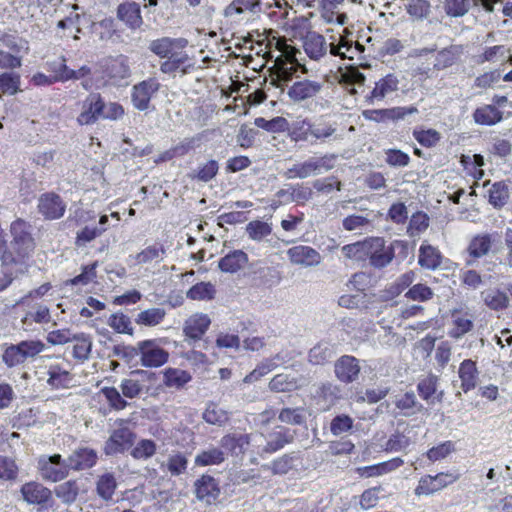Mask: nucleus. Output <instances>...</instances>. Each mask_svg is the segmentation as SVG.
I'll list each match as a JSON object with an SVG mask.
<instances>
[{
	"mask_svg": "<svg viewBox=\"0 0 512 512\" xmlns=\"http://www.w3.org/2000/svg\"><path fill=\"white\" fill-rule=\"evenodd\" d=\"M10 231L12 241L10 243V251H7V253H11L17 260L10 264H24L25 260L32 255L35 249V241L31 235V226L24 220L17 219L12 222Z\"/></svg>",
	"mask_w": 512,
	"mask_h": 512,
	"instance_id": "obj_2",
	"label": "nucleus"
},
{
	"mask_svg": "<svg viewBox=\"0 0 512 512\" xmlns=\"http://www.w3.org/2000/svg\"><path fill=\"white\" fill-rule=\"evenodd\" d=\"M459 478L457 473L453 472H441L435 476L425 475L420 478L417 487L415 488V494L420 495H431L441 489L453 484Z\"/></svg>",
	"mask_w": 512,
	"mask_h": 512,
	"instance_id": "obj_8",
	"label": "nucleus"
},
{
	"mask_svg": "<svg viewBox=\"0 0 512 512\" xmlns=\"http://www.w3.org/2000/svg\"><path fill=\"white\" fill-rule=\"evenodd\" d=\"M308 130L310 131V135L314 139V143L325 142L330 139L336 131V128L333 124L325 122V121H315L308 125Z\"/></svg>",
	"mask_w": 512,
	"mask_h": 512,
	"instance_id": "obj_54",
	"label": "nucleus"
},
{
	"mask_svg": "<svg viewBox=\"0 0 512 512\" xmlns=\"http://www.w3.org/2000/svg\"><path fill=\"white\" fill-rule=\"evenodd\" d=\"M187 45L188 40L185 38L162 37L151 41L149 49L157 56L166 58L160 65L162 73L171 75L180 72L185 75L194 66L189 55L183 51Z\"/></svg>",
	"mask_w": 512,
	"mask_h": 512,
	"instance_id": "obj_1",
	"label": "nucleus"
},
{
	"mask_svg": "<svg viewBox=\"0 0 512 512\" xmlns=\"http://www.w3.org/2000/svg\"><path fill=\"white\" fill-rule=\"evenodd\" d=\"M104 68V73L109 79L113 80L114 83H118L130 76L128 59L124 55L108 58Z\"/></svg>",
	"mask_w": 512,
	"mask_h": 512,
	"instance_id": "obj_23",
	"label": "nucleus"
},
{
	"mask_svg": "<svg viewBox=\"0 0 512 512\" xmlns=\"http://www.w3.org/2000/svg\"><path fill=\"white\" fill-rule=\"evenodd\" d=\"M292 439L293 434L290 429L277 426L267 435L264 451L268 453L276 452L291 442Z\"/></svg>",
	"mask_w": 512,
	"mask_h": 512,
	"instance_id": "obj_29",
	"label": "nucleus"
},
{
	"mask_svg": "<svg viewBox=\"0 0 512 512\" xmlns=\"http://www.w3.org/2000/svg\"><path fill=\"white\" fill-rule=\"evenodd\" d=\"M474 327V315L468 310L453 309L451 311V328L449 335L460 339Z\"/></svg>",
	"mask_w": 512,
	"mask_h": 512,
	"instance_id": "obj_16",
	"label": "nucleus"
},
{
	"mask_svg": "<svg viewBox=\"0 0 512 512\" xmlns=\"http://www.w3.org/2000/svg\"><path fill=\"white\" fill-rule=\"evenodd\" d=\"M502 118V112L492 104L480 106L473 113V119L479 125L492 126L499 123Z\"/></svg>",
	"mask_w": 512,
	"mask_h": 512,
	"instance_id": "obj_35",
	"label": "nucleus"
},
{
	"mask_svg": "<svg viewBox=\"0 0 512 512\" xmlns=\"http://www.w3.org/2000/svg\"><path fill=\"white\" fill-rule=\"evenodd\" d=\"M458 375L461 380V389L464 393L473 390L478 381V370L476 363L471 359L464 360L458 369Z\"/></svg>",
	"mask_w": 512,
	"mask_h": 512,
	"instance_id": "obj_31",
	"label": "nucleus"
},
{
	"mask_svg": "<svg viewBox=\"0 0 512 512\" xmlns=\"http://www.w3.org/2000/svg\"><path fill=\"white\" fill-rule=\"evenodd\" d=\"M368 238L351 244L344 245L341 252L346 259L352 261H364L367 259Z\"/></svg>",
	"mask_w": 512,
	"mask_h": 512,
	"instance_id": "obj_53",
	"label": "nucleus"
},
{
	"mask_svg": "<svg viewBox=\"0 0 512 512\" xmlns=\"http://www.w3.org/2000/svg\"><path fill=\"white\" fill-rule=\"evenodd\" d=\"M366 77L357 68L351 67L341 73L340 84L351 94L358 95L365 91Z\"/></svg>",
	"mask_w": 512,
	"mask_h": 512,
	"instance_id": "obj_26",
	"label": "nucleus"
},
{
	"mask_svg": "<svg viewBox=\"0 0 512 512\" xmlns=\"http://www.w3.org/2000/svg\"><path fill=\"white\" fill-rule=\"evenodd\" d=\"M363 50L360 44L353 45L351 41L340 38L337 43H329V55L341 59H354L355 55Z\"/></svg>",
	"mask_w": 512,
	"mask_h": 512,
	"instance_id": "obj_37",
	"label": "nucleus"
},
{
	"mask_svg": "<svg viewBox=\"0 0 512 512\" xmlns=\"http://www.w3.org/2000/svg\"><path fill=\"white\" fill-rule=\"evenodd\" d=\"M461 54L462 48L457 45H452L438 51L436 54L432 55L434 69L440 71L451 67L459 60Z\"/></svg>",
	"mask_w": 512,
	"mask_h": 512,
	"instance_id": "obj_32",
	"label": "nucleus"
},
{
	"mask_svg": "<svg viewBox=\"0 0 512 512\" xmlns=\"http://www.w3.org/2000/svg\"><path fill=\"white\" fill-rule=\"evenodd\" d=\"M38 211L45 219L55 220L64 215L66 204L58 194L44 193L38 200Z\"/></svg>",
	"mask_w": 512,
	"mask_h": 512,
	"instance_id": "obj_14",
	"label": "nucleus"
},
{
	"mask_svg": "<svg viewBox=\"0 0 512 512\" xmlns=\"http://www.w3.org/2000/svg\"><path fill=\"white\" fill-rule=\"evenodd\" d=\"M360 361L351 355H343L335 361V377L344 384L355 382L360 374Z\"/></svg>",
	"mask_w": 512,
	"mask_h": 512,
	"instance_id": "obj_11",
	"label": "nucleus"
},
{
	"mask_svg": "<svg viewBox=\"0 0 512 512\" xmlns=\"http://www.w3.org/2000/svg\"><path fill=\"white\" fill-rule=\"evenodd\" d=\"M283 423L290 425H303L307 420V411L304 407L283 408L278 416Z\"/></svg>",
	"mask_w": 512,
	"mask_h": 512,
	"instance_id": "obj_58",
	"label": "nucleus"
},
{
	"mask_svg": "<svg viewBox=\"0 0 512 512\" xmlns=\"http://www.w3.org/2000/svg\"><path fill=\"white\" fill-rule=\"evenodd\" d=\"M442 260L439 250L429 244H422L419 248L418 263L426 269H437Z\"/></svg>",
	"mask_w": 512,
	"mask_h": 512,
	"instance_id": "obj_38",
	"label": "nucleus"
},
{
	"mask_svg": "<svg viewBox=\"0 0 512 512\" xmlns=\"http://www.w3.org/2000/svg\"><path fill=\"white\" fill-rule=\"evenodd\" d=\"M163 383L168 388L181 389L192 380L189 372L178 369L168 368L163 373Z\"/></svg>",
	"mask_w": 512,
	"mask_h": 512,
	"instance_id": "obj_41",
	"label": "nucleus"
},
{
	"mask_svg": "<svg viewBox=\"0 0 512 512\" xmlns=\"http://www.w3.org/2000/svg\"><path fill=\"white\" fill-rule=\"evenodd\" d=\"M303 49L306 55L314 61H321L329 54V44L325 37L315 32L307 34L303 41Z\"/></svg>",
	"mask_w": 512,
	"mask_h": 512,
	"instance_id": "obj_19",
	"label": "nucleus"
},
{
	"mask_svg": "<svg viewBox=\"0 0 512 512\" xmlns=\"http://www.w3.org/2000/svg\"><path fill=\"white\" fill-rule=\"evenodd\" d=\"M304 385L302 378H297L289 374L281 373L275 375L270 383L269 388L274 392H290L301 388Z\"/></svg>",
	"mask_w": 512,
	"mask_h": 512,
	"instance_id": "obj_34",
	"label": "nucleus"
},
{
	"mask_svg": "<svg viewBox=\"0 0 512 512\" xmlns=\"http://www.w3.org/2000/svg\"><path fill=\"white\" fill-rule=\"evenodd\" d=\"M400 80L394 73H389L375 82L373 89L365 95L369 105H375L391 97L399 89Z\"/></svg>",
	"mask_w": 512,
	"mask_h": 512,
	"instance_id": "obj_7",
	"label": "nucleus"
},
{
	"mask_svg": "<svg viewBox=\"0 0 512 512\" xmlns=\"http://www.w3.org/2000/svg\"><path fill=\"white\" fill-rule=\"evenodd\" d=\"M246 444H248L247 436L242 434H227L220 440L224 453L227 452L235 456L243 453Z\"/></svg>",
	"mask_w": 512,
	"mask_h": 512,
	"instance_id": "obj_45",
	"label": "nucleus"
},
{
	"mask_svg": "<svg viewBox=\"0 0 512 512\" xmlns=\"http://www.w3.org/2000/svg\"><path fill=\"white\" fill-rule=\"evenodd\" d=\"M211 320L208 315L203 313H195L186 319L183 326L185 336L191 340H200L206 333Z\"/></svg>",
	"mask_w": 512,
	"mask_h": 512,
	"instance_id": "obj_21",
	"label": "nucleus"
},
{
	"mask_svg": "<svg viewBox=\"0 0 512 512\" xmlns=\"http://www.w3.org/2000/svg\"><path fill=\"white\" fill-rule=\"evenodd\" d=\"M107 324L119 334L132 335L134 331L130 317L123 312L111 314L107 320Z\"/></svg>",
	"mask_w": 512,
	"mask_h": 512,
	"instance_id": "obj_57",
	"label": "nucleus"
},
{
	"mask_svg": "<svg viewBox=\"0 0 512 512\" xmlns=\"http://www.w3.org/2000/svg\"><path fill=\"white\" fill-rule=\"evenodd\" d=\"M322 90V83L312 80H301L294 82L288 89L287 94L294 102H302L318 95Z\"/></svg>",
	"mask_w": 512,
	"mask_h": 512,
	"instance_id": "obj_17",
	"label": "nucleus"
},
{
	"mask_svg": "<svg viewBox=\"0 0 512 512\" xmlns=\"http://www.w3.org/2000/svg\"><path fill=\"white\" fill-rule=\"evenodd\" d=\"M97 452L88 447H80L75 449L67 457V465L70 470L81 471L92 468L97 463Z\"/></svg>",
	"mask_w": 512,
	"mask_h": 512,
	"instance_id": "obj_18",
	"label": "nucleus"
},
{
	"mask_svg": "<svg viewBox=\"0 0 512 512\" xmlns=\"http://www.w3.org/2000/svg\"><path fill=\"white\" fill-rule=\"evenodd\" d=\"M195 492L199 500L207 504H212L217 500L220 494V488L213 477L203 475L195 482Z\"/></svg>",
	"mask_w": 512,
	"mask_h": 512,
	"instance_id": "obj_25",
	"label": "nucleus"
},
{
	"mask_svg": "<svg viewBox=\"0 0 512 512\" xmlns=\"http://www.w3.org/2000/svg\"><path fill=\"white\" fill-rule=\"evenodd\" d=\"M335 355L334 345L329 342H319L308 353V360L313 365H324Z\"/></svg>",
	"mask_w": 512,
	"mask_h": 512,
	"instance_id": "obj_39",
	"label": "nucleus"
},
{
	"mask_svg": "<svg viewBox=\"0 0 512 512\" xmlns=\"http://www.w3.org/2000/svg\"><path fill=\"white\" fill-rule=\"evenodd\" d=\"M202 141L201 135H195L193 137L184 138L181 142L176 144L170 150H167L163 156L162 160H170L174 157H182L188 154L190 151L199 147Z\"/></svg>",
	"mask_w": 512,
	"mask_h": 512,
	"instance_id": "obj_36",
	"label": "nucleus"
},
{
	"mask_svg": "<svg viewBox=\"0 0 512 512\" xmlns=\"http://www.w3.org/2000/svg\"><path fill=\"white\" fill-rule=\"evenodd\" d=\"M157 451V444L151 439H141L131 450V456L135 460L145 461L152 458Z\"/></svg>",
	"mask_w": 512,
	"mask_h": 512,
	"instance_id": "obj_56",
	"label": "nucleus"
},
{
	"mask_svg": "<svg viewBox=\"0 0 512 512\" xmlns=\"http://www.w3.org/2000/svg\"><path fill=\"white\" fill-rule=\"evenodd\" d=\"M277 195L279 197H285L286 195H289L291 201L304 203L311 198L312 190L307 186L296 184L290 185L287 189H281Z\"/></svg>",
	"mask_w": 512,
	"mask_h": 512,
	"instance_id": "obj_61",
	"label": "nucleus"
},
{
	"mask_svg": "<svg viewBox=\"0 0 512 512\" xmlns=\"http://www.w3.org/2000/svg\"><path fill=\"white\" fill-rule=\"evenodd\" d=\"M155 379V373L148 370L131 371L127 378L122 379L120 389L122 395L126 398L133 399L138 397L144 389H148V385Z\"/></svg>",
	"mask_w": 512,
	"mask_h": 512,
	"instance_id": "obj_6",
	"label": "nucleus"
},
{
	"mask_svg": "<svg viewBox=\"0 0 512 512\" xmlns=\"http://www.w3.org/2000/svg\"><path fill=\"white\" fill-rule=\"evenodd\" d=\"M135 434L126 427L115 429L105 442L104 452L106 455L123 453L133 446Z\"/></svg>",
	"mask_w": 512,
	"mask_h": 512,
	"instance_id": "obj_13",
	"label": "nucleus"
},
{
	"mask_svg": "<svg viewBox=\"0 0 512 512\" xmlns=\"http://www.w3.org/2000/svg\"><path fill=\"white\" fill-rule=\"evenodd\" d=\"M509 199L508 187L503 182L494 183L489 190V202L496 208L503 207Z\"/></svg>",
	"mask_w": 512,
	"mask_h": 512,
	"instance_id": "obj_64",
	"label": "nucleus"
},
{
	"mask_svg": "<svg viewBox=\"0 0 512 512\" xmlns=\"http://www.w3.org/2000/svg\"><path fill=\"white\" fill-rule=\"evenodd\" d=\"M501 0H445L444 10L448 16L461 17L473 6L481 7L487 12L494 10V5Z\"/></svg>",
	"mask_w": 512,
	"mask_h": 512,
	"instance_id": "obj_12",
	"label": "nucleus"
},
{
	"mask_svg": "<svg viewBox=\"0 0 512 512\" xmlns=\"http://www.w3.org/2000/svg\"><path fill=\"white\" fill-rule=\"evenodd\" d=\"M117 16L132 29L139 28L142 24L140 6L135 2L120 4Z\"/></svg>",
	"mask_w": 512,
	"mask_h": 512,
	"instance_id": "obj_33",
	"label": "nucleus"
},
{
	"mask_svg": "<svg viewBox=\"0 0 512 512\" xmlns=\"http://www.w3.org/2000/svg\"><path fill=\"white\" fill-rule=\"evenodd\" d=\"M203 419L210 425L223 426L228 421L229 414L218 404L210 402L203 412Z\"/></svg>",
	"mask_w": 512,
	"mask_h": 512,
	"instance_id": "obj_49",
	"label": "nucleus"
},
{
	"mask_svg": "<svg viewBox=\"0 0 512 512\" xmlns=\"http://www.w3.org/2000/svg\"><path fill=\"white\" fill-rule=\"evenodd\" d=\"M225 460V453L222 449L211 447L202 451L195 457V464L198 466L217 465Z\"/></svg>",
	"mask_w": 512,
	"mask_h": 512,
	"instance_id": "obj_60",
	"label": "nucleus"
},
{
	"mask_svg": "<svg viewBox=\"0 0 512 512\" xmlns=\"http://www.w3.org/2000/svg\"><path fill=\"white\" fill-rule=\"evenodd\" d=\"M116 488V478L112 473H104L98 477L96 482V493L102 500H112Z\"/></svg>",
	"mask_w": 512,
	"mask_h": 512,
	"instance_id": "obj_44",
	"label": "nucleus"
},
{
	"mask_svg": "<svg viewBox=\"0 0 512 512\" xmlns=\"http://www.w3.org/2000/svg\"><path fill=\"white\" fill-rule=\"evenodd\" d=\"M166 312L163 308L153 307L137 314L135 322L142 326H156L165 318Z\"/></svg>",
	"mask_w": 512,
	"mask_h": 512,
	"instance_id": "obj_51",
	"label": "nucleus"
},
{
	"mask_svg": "<svg viewBox=\"0 0 512 512\" xmlns=\"http://www.w3.org/2000/svg\"><path fill=\"white\" fill-rule=\"evenodd\" d=\"M216 293L215 286L210 282H200L193 285L187 291V297L191 300L205 301L214 298Z\"/></svg>",
	"mask_w": 512,
	"mask_h": 512,
	"instance_id": "obj_59",
	"label": "nucleus"
},
{
	"mask_svg": "<svg viewBox=\"0 0 512 512\" xmlns=\"http://www.w3.org/2000/svg\"><path fill=\"white\" fill-rule=\"evenodd\" d=\"M484 303L492 310H502L508 307L510 299L508 295L498 289H490L482 292Z\"/></svg>",
	"mask_w": 512,
	"mask_h": 512,
	"instance_id": "obj_50",
	"label": "nucleus"
},
{
	"mask_svg": "<svg viewBox=\"0 0 512 512\" xmlns=\"http://www.w3.org/2000/svg\"><path fill=\"white\" fill-rule=\"evenodd\" d=\"M139 356L142 366L153 368L164 365L169 353L154 340H145L139 342Z\"/></svg>",
	"mask_w": 512,
	"mask_h": 512,
	"instance_id": "obj_9",
	"label": "nucleus"
},
{
	"mask_svg": "<svg viewBox=\"0 0 512 512\" xmlns=\"http://www.w3.org/2000/svg\"><path fill=\"white\" fill-rule=\"evenodd\" d=\"M159 88L160 83L154 78H149L134 85L131 92L133 106L140 111L147 110L152 96Z\"/></svg>",
	"mask_w": 512,
	"mask_h": 512,
	"instance_id": "obj_10",
	"label": "nucleus"
},
{
	"mask_svg": "<svg viewBox=\"0 0 512 512\" xmlns=\"http://www.w3.org/2000/svg\"><path fill=\"white\" fill-rule=\"evenodd\" d=\"M437 383L438 378L435 375H429L418 382V393L428 404H434L435 399L440 401L442 398V392L437 397H434L437 391Z\"/></svg>",
	"mask_w": 512,
	"mask_h": 512,
	"instance_id": "obj_42",
	"label": "nucleus"
},
{
	"mask_svg": "<svg viewBox=\"0 0 512 512\" xmlns=\"http://www.w3.org/2000/svg\"><path fill=\"white\" fill-rule=\"evenodd\" d=\"M45 349L46 345L41 340H24L7 346L1 359L8 368H14L24 365L27 359H34Z\"/></svg>",
	"mask_w": 512,
	"mask_h": 512,
	"instance_id": "obj_4",
	"label": "nucleus"
},
{
	"mask_svg": "<svg viewBox=\"0 0 512 512\" xmlns=\"http://www.w3.org/2000/svg\"><path fill=\"white\" fill-rule=\"evenodd\" d=\"M509 50L504 45H496L486 47L481 55H479L478 63L491 62L496 63L505 61L507 58L512 63V56L508 55Z\"/></svg>",
	"mask_w": 512,
	"mask_h": 512,
	"instance_id": "obj_55",
	"label": "nucleus"
},
{
	"mask_svg": "<svg viewBox=\"0 0 512 512\" xmlns=\"http://www.w3.org/2000/svg\"><path fill=\"white\" fill-rule=\"evenodd\" d=\"M394 404L400 413L405 417L414 416L421 413L425 408L417 400L413 391H408L395 396Z\"/></svg>",
	"mask_w": 512,
	"mask_h": 512,
	"instance_id": "obj_27",
	"label": "nucleus"
},
{
	"mask_svg": "<svg viewBox=\"0 0 512 512\" xmlns=\"http://www.w3.org/2000/svg\"><path fill=\"white\" fill-rule=\"evenodd\" d=\"M47 375V384L54 389L67 388L73 380L68 364L56 363L49 365L47 367Z\"/></svg>",
	"mask_w": 512,
	"mask_h": 512,
	"instance_id": "obj_24",
	"label": "nucleus"
},
{
	"mask_svg": "<svg viewBox=\"0 0 512 512\" xmlns=\"http://www.w3.org/2000/svg\"><path fill=\"white\" fill-rule=\"evenodd\" d=\"M100 94L90 93L81 103V112L77 117L79 125H91L99 120Z\"/></svg>",
	"mask_w": 512,
	"mask_h": 512,
	"instance_id": "obj_20",
	"label": "nucleus"
},
{
	"mask_svg": "<svg viewBox=\"0 0 512 512\" xmlns=\"http://www.w3.org/2000/svg\"><path fill=\"white\" fill-rule=\"evenodd\" d=\"M406 247V243L401 240H394L386 245L382 237H368L367 259L372 267L382 269L392 262L397 250L404 251Z\"/></svg>",
	"mask_w": 512,
	"mask_h": 512,
	"instance_id": "obj_3",
	"label": "nucleus"
},
{
	"mask_svg": "<svg viewBox=\"0 0 512 512\" xmlns=\"http://www.w3.org/2000/svg\"><path fill=\"white\" fill-rule=\"evenodd\" d=\"M54 493L64 504L70 505L74 503L79 494V485L76 480H68L57 485Z\"/></svg>",
	"mask_w": 512,
	"mask_h": 512,
	"instance_id": "obj_46",
	"label": "nucleus"
},
{
	"mask_svg": "<svg viewBox=\"0 0 512 512\" xmlns=\"http://www.w3.org/2000/svg\"><path fill=\"white\" fill-rule=\"evenodd\" d=\"M37 469L41 478L49 482H59L69 475L67 460L60 454L41 455L37 460Z\"/></svg>",
	"mask_w": 512,
	"mask_h": 512,
	"instance_id": "obj_5",
	"label": "nucleus"
},
{
	"mask_svg": "<svg viewBox=\"0 0 512 512\" xmlns=\"http://www.w3.org/2000/svg\"><path fill=\"white\" fill-rule=\"evenodd\" d=\"M219 165L215 160H209L198 165L193 171L191 177L201 182L211 181L218 173Z\"/></svg>",
	"mask_w": 512,
	"mask_h": 512,
	"instance_id": "obj_63",
	"label": "nucleus"
},
{
	"mask_svg": "<svg viewBox=\"0 0 512 512\" xmlns=\"http://www.w3.org/2000/svg\"><path fill=\"white\" fill-rule=\"evenodd\" d=\"M316 396L325 402L326 408H329L341 398V387L332 382H324L318 387Z\"/></svg>",
	"mask_w": 512,
	"mask_h": 512,
	"instance_id": "obj_52",
	"label": "nucleus"
},
{
	"mask_svg": "<svg viewBox=\"0 0 512 512\" xmlns=\"http://www.w3.org/2000/svg\"><path fill=\"white\" fill-rule=\"evenodd\" d=\"M248 256L242 250H234L222 257L218 262V267L225 273H236L246 266Z\"/></svg>",
	"mask_w": 512,
	"mask_h": 512,
	"instance_id": "obj_30",
	"label": "nucleus"
},
{
	"mask_svg": "<svg viewBox=\"0 0 512 512\" xmlns=\"http://www.w3.org/2000/svg\"><path fill=\"white\" fill-rule=\"evenodd\" d=\"M259 0H233L224 10L226 17H233L245 12L256 13L260 10Z\"/></svg>",
	"mask_w": 512,
	"mask_h": 512,
	"instance_id": "obj_48",
	"label": "nucleus"
},
{
	"mask_svg": "<svg viewBox=\"0 0 512 512\" xmlns=\"http://www.w3.org/2000/svg\"><path fill=\"white\" fill-rule=\"evenodd\" d=\"M23 500L31 505H44L51 498V490L38 482H27L20 489Z\"/></svg>",
	"mask_w": 512,
	"mask_h": 512,
	"instance_id": "obj_22",
	"label": "nucleus"
},
{
	"mask_svg": "<svg viewBox=\"0 0 512 512\" xmlns=\"http://www.w3.org/2000/svg\"><path fill=\"white\" fill-rule=\"evenodd\" d=\"M50 320L51 315L49 308L44 304L37 303L25 314L21 319V323L23 327L28 328L33 323L46 324L49 323Z\"/></svg>",
	"mask_w": 512,
	"mask_h": 512,
	"instance_id": "obj_40",
	"label": "nucleus"
},
{
	"mask_svg": "<svg viewBox=\"0 0 512 512\" xmlns=\"http://www.w3.org/2000/svg\"><path fill=\"white\" fill-rule=\"evenodd\" d=\"M246 233L248 237L254 241H261L265 237L271 234V224L261 220L250 221L246 225Z\"/></svg>",
	"mask_w": 512,
	"mask_h": 512,
	"instance_id": "obj_62",
	"label": "nucleus"
},
{
	"mask_svg": "<svg viewBox=\"0 0 512 512\" xmlns=\"http://www.w3.org/2000/svg\"><path fill=\"white\" fill-rule=\"evenodd\" d=\"M165 254L164 245L156 242L147 246L136 255H130L129 259H133L137 265L159 264L164 259Z\"/></svg>",
	"mask_w": 512,
	"mask_h": 512,
	"instance_id": "obj_28",
	"label": "nucleus"
},
{
	"mask_svg": "<svg viewBox=\"0 0 512 512\" xmlns=\"http://www.w3.org/2000/svg\"><path fill=\"white\" fill-rule=\"evenodd\" d=\"M287 256L291 263L303 267H315L322 261V257L316 249L305 245L289 248L287 250Z\"/></svg>",
	"mask_w": 512,
	"mask_h": 512,
	"instance_id": "obj_15",
	"label": "nucleus"
},
{
	"mask_svg": "<svg viewBox=\"0 0 512 512\" xmlns=\"http://www.w3.org/2000/svg\"><path fill=\"white\" fill-rule=\"evenodd\" d=\"M492 245V236L490 234H479L473 237L468 245L469 256L477 259L488 254Z\"/></svg>",
	"mask_w": 512,
	"mask_h": 512,
	"instance_id": "obj_43",
	"label": "nucleus"
},
{
	"mask_svg": "<svg viewBox=\"0 0 512 512\" xmlns=\"http://www.w3.org/2000/svg\"><path fill=\"white\" fill-rule=\"evenodd\" d=\"M72 341H75L73 346V357L80 362L89 359L92 350V339L89 335L84 333L73 335Z\"/></svg>",
	"mask_w": 512,
	"mask_h": 512,
	"instance_id": "obj_47",
	"label": "nucleus"
}]
</instances>
